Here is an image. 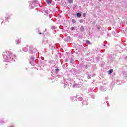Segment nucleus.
<instances>
[{
	"mask_svg": "<svg viewBox=\"0 0 127 127\" xmlns=\"http://www.w3.org/2000/svg\"><path fill=\"white\" fill-rule=\"evenodd\" d=\"M3 57L4 58V60H5V61H12V60H13L14 58H15V57H16V56H15V55H14L12 53H11L10 55H9V59H6V58H7V56H6V55H4Z\"/></svg>",
	"mask_w": 127,
	"mask_h": 127,
	"instance_id": "nucleus-1",
	"label": "nucleus"
},
{
	"mask_svg": "<svg viewBox=\"0 0 127 127\" xmlns=\"http://www.w3.org/2000/svg\"><path fill=\"white\" fill-rule=\"evenodd\" d=\"M46 2L47 3V4H51V2L50 1V0H46Z\"/></svg>",
	"mask_w": 127,
	"mask_h": 127,
	"instance_id": "nucleus-2",
	"label": "nucleus"
},
{
	"mask_svg": "<svg viewBox=\"0 0 127 127\" xmlns=\"http://www.w3.org/2000/svg\"><path fill=\"white\" fill-rule=\"evenodd\" d=\"M76 15H77V17H81V16H82V15L80 13H77L76 14Z\"/></svg>",
	"mask_w": 127,
	"mask_h": 127,
	"instance_id": "nucleus-3",
	"label": "nucleus"
},
{
	"mask_svg": "<svg viewBox=\"0 0 127 127\" xmlns=\"http://www.w3.org/2000/svg\"><path fill=\"white\" fill-rule=\"evenodd\" d=\"M23 50L24 51H25V52H26L28 51V49L27 48H24L23 49Z\"/></svg>",
	"mask_w": 127,
	"mask_h": 127,
	"instance_id": "nucleus-4",
	"label": "nucleus"
},
{
	"mask_svg": "<svg viewBox=\"0 0 127 127\" xmlns=\"http://www.w3.org/2000/svg\"><path fill=\"white\" fill-rule=\"evenodd\" d=\"M30 61L34 62V57H33V56L31 57Z\"/></svg>",
	"mask_w": 127,
	"mask_h": 127,
	"instance_id": "nucleus-5",
	"label": "nucleus"
},
{
	"mask_svg": "<svg viewBox=\"0 0 127 127\" xmlns=\"http://www.w3.org/2000/svg\"><path fill=\"white\" fill-rule=\"evenodd\" d=\"M108 73L110 75H111V74H112V73H113V69H111L108 71Z\"/></svg>",
	"mask_w": 127,
	"mask_h": 127,
	"instance_id": "nucleus-6",
	"label": "nucleus"
},
{
	"mask_svg": "<svg viewBox=\"0 0 127 127\" xmlns=\"http://www.w3.org/2000/svg\"><path fill=\"white\" fill-rule=\"evenodd\" d=\"M70 63H74V60H73V59H71L70 60Z\"/></svg>",
	"mask_w": 127,
	"mask_h": 127,
	"instance_id": "nucleus-7",
	"label": "nucleus"
},
{
	"mask_svg": "<svg viewBox=\"0 0 127 127\" xmlns=\"http://www.w3.org/2000/svg\"><path fill=\"white\" fill-rule=\"evenodd\" d=\"M20 41H21V39H19L17 41V44H19L20 43Z\"/></svg>",
	"mask_w": 127,
	"mask_h": 127,
	"instance_id": "nucleus-8",
	"label": "nucleus"
},
{
	"mask_svg": "<svg viewBox=\"0 0 127 127\" xmlns=\"http://www.w3.org/2000/svg\"><path fill=\"white\" fill-rule=\"evenodd\" d=\"M82 104L83 105H88V103L86 102L83 101Z\"/></svg>",
	"mask_w": 127,
	"mask_h": 127,
	"instance_id": "nucleus-9",
	"label": "nucleus"
},
{
	"mask_svg": "<svg viewBox=\"0 0 127 127\" xmlns=\"http://www.w3.org/2000/svg\"><path fill=\"white\" fill-rule=\"evenodd\" d=\"M72 23H76V20L75 19H72Z\"/></svg>",
	"mask_w": 127,
	"mask_h": 127,
	"instance_id": "nucleus-10",
	"label": "nucleus"
},
{
	"mask_svg": "<svg viewBox=\"0 0 127 127\" xmlns=\"http://www.w3.org/2000/svg\"><path fill=\"white\" fill-rule=\"evenodd\" d=\"M69 3H73V0H68Z\"/></svg>",
	"mask_w": 127,
	"mask_h": 127,
	"instance_id": "nucleus-11",
	"label": "nucleus"
},
{
	"mask_svg": "<svg viewBox=\"0 0 127 127\" xmlns=\"http://www.w3.org/2000/svg\"><path fill=\"white\" fill-rule=\"evenodd\" d=\"M86 42V43H87V44H91V43L90 42V41H89V40H87Z\"/></svg>",
	"mask_w": 127,
	"mask_h": 127,
	"instance_id": "nucleus-12",
	"label": "nucleus"
},
{
	"mask_svg": "<svg viewBox=\"0 0 127 127\" xmlns=\"http://www.w3.org/2000/svg\"><path fill=\"white\" fill-rule=\"evenodd\" d=\"M79 22H80V23H83L84 20H79Z\"/></svg>",
	"mask_w": 127,
	"mask_h": 127,
	"instance_id": "nucleus-13",
	"label": "nucleus"
},
{
	"mask_svg": "<svg viewBox=\"0 0 127 127\" xmlns=\"http://www.w3.org/2000/svg\"><path fill=\"white\" fill-rule=\"evenodd\" d=\"M78 99V101H82V100H83V98L82 97H79Z\"/></svg>",
	"mask_w": 127,
	"mask_h": 127,
	"instance_id": "nucleus-14",
	"label": "nucleus"
},
{
	"mask_svg": "<svg viewBox=\"0 0 127 127\" xmlns=\"http://www.w3.org/2000/svg\"><path fill=\"white\" fill-rule=\"evenodd\" d=\"M87 78L88 79H91V75H90V74H88Z\"/></svg>",
	"mask_w": 127,
	"mask_h": 127,
	"instance_id": "nucleus-15",
	"label": "nucleus"
},
{
	"mask_svg": "<svg viewBox=\"0 0 127 127\" xmlns=\"http://www.w3.org/2000/svg\"><path fill=\"white\" fill-rule=\"evenodd\" d=\"M83 16L84 17H85L86 16V13H83Z\"/></svg>",
	"mask_w": 127,
	"mask_h": 127,
	"instance_id": "nucleus-16",
	"label": "nucleus"
},
{
	"mask_svg": "<svg viewBox=\"0 0 127 127\" xmlns=\"http://www.w3.org/2000/svg\"><path fill=\"white\" fill-rule=\"evenodd\" d=\"M58 71H59V69L57 68V69H56V71L58 72Z\"/></svg>",
	"mask_w": 127,
	"mask_h": 127,
	"instance_id": "nucleus-17",
	"label": "nucleus"
},
{
	"mask_svg": "<svg viewBox=\"0 0 127 127\" xmlns=\"http://www.w3.org/2000/svg\"><path fill=\"white\" fill-rule=\"evenodd\" d=\"M71 29H72V30H74V27H71Z\"/></svg>",
	"mask_w": 127,
	"mask_h": 127,
	"instance_id": "nucleus-18",
	"label": "nucleus"
},
{
	"mask_svg": "<svg viewBox=\"0 0 127 127\" xmlns=\"http://www.w3.org/2000/svg\"><path fill=\"white\" fill-rule=\"evenodd\" d=\"M76 86H77V85H76V84L73 85V87H74V88L76 87Z\"/></svg>",
	"mask_w": 127,
	"mask_h": 127,
	"instance_id": "nucleus-19",
	"label": "nucleus"
},
{
	"mask_svg": "<svg viewBox=\"0 0 127 127\" xmlns=\"http://www.w3.org/2000/svg\"><path fill=\"white\" fill-rule=\"evenodd\" d=\"M30 63L31 65H32V64H31V61H30Z\"/></svg>",
	"mask_w": 127,
	"mask_h": 127,
	"instance_id": "nucleus-20",
	"label": "nucleus"
},
{
	"mask_svg": "<svg viewBox=\"0 0 127 127\" xmlns=\"http://www.w3.org/2000/svg\"><path fill=\"white\" fill-rule=\"evenodd\" d=\"M125 32H126V33H127V29H126V30H125Z\"/></svg>",
	"mask_w": 127,
	"mask_h": 127,
	"instance_id": "nucleus-21",
	"label": "nucleus"
},
{
	"mask_svg": "<svg viewBox=\"0 0 127 127\" xmlns=\"http://www.w3.org/2000/svg\"><path fill=\"white\" fill-rule=\"evenodd\" d=\"M80 28H84V27H81Z\"/></svg>",
	"mask_w": 127,
	"mask_h": 127,
	"instance_id": "nucleus-22",
	"label": "nucleus"
},
{
	"mask_svg": "<svg viewBox=\"0 0 127 127\" xmlns=\"http://www.w3.org/2000/svg\"><path fill=\"white\" fill-rule=\"evenodd\" d=\"M97 28H101V27H97Z\"/></svg>",
	"mask_w": 127,
	"mask_h": 127,
	"instance_id": "nucleus-23",
	"label": "nucleus"
},
{
	"mask_svg": "<svg viewBox=\"0 0 127 127\" xmlns=\"http://www.w3.org/2000/svg\"><path fill=\"white\" fill-rule=\"evenodd\" d=\"M98 1H101V0H98Z\"/></svg>",
	"mask_w": 127,
	"mask_h": 127,
	"instance_id": "nucleus-24",
	"label": "nucleus"
},
{
	"mask_svg": "<svg viewBox=\"0 0 127 127\" xmlns=\"http://www.w3.org/2000/svg\"><path fill=\"white\" fill-rule=\"evenodd\" d=\"M52 28H54V27H53Z\"/></svg>",
	"mask_w": 127,
	"mask_h": 127,
	"instance_id": "nucleus-25",
	"label": "nucleus"
}]
</instances>
